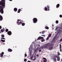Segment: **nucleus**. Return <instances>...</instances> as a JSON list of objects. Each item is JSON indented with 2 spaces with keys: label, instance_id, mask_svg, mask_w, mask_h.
Listing matches in <instances>:
<instances>
[{
  "label": "nucleus",
  "instance_id": "obj_1",
  "mask_svg": "<svg viewBox=\"0 0 62 62\" xmlns=\"http://www.w3.org/2000/svg\"><path fill=\"white\" fill-rule=\"evenodd\" d=\"M6 1L5 0H1V1H0V12L3 14L4 13V8H5L6 5L5 3Z\"/></svg>",
  "mask_w": 62,
  "mask_h": 62
},
{
  "label": "nucleus",
  "instance_id": "obj_2",
  "mask_svg": "<svg viewBox=\"0 0 62 62\" xmlns=\"http://www.w3.org/2000/svg\"><path fill=\"white\" fill-rule=\"evenodd\" d=\"M52 45H53L51 44L47 43L44 46H41L40 47V49H43L44 48V49H47V48H49V50H52L53 49V47H52Z\"/></svg>",
  "mask_w": 62,
  "mask_h": 62
},
{
  "label": "nucleus",
  "instance_id": "obj_3",
  "mask_svg": "<svg viewBox=\"0 0 62 62\" xmlns=\"http://www.w3.org/2000/svg\"><path fill=\"white\" fill-rule=\"evenodd\" d=\"M21 20L19 19H18L17 20V21L16 22V23L18 25H20L22 23V22Z\"/></svg>",
  "mask_w": 62,
  "mask_h": 62
},
{
  "label": "nucleus",
  "instance_id": "obj_4",
  "mask_svg": "<svg viewBox=\"0 0 62 62\" xmlns=\"http://www.w3.org/2000/svg\"><path fill=\"white\" fill-rule=\"evenodd\" d=\"M33 23H36L37 22H38V19L36 18H34L33 19Z\"/></svg>",
  "mask_w": 62,
  "mask_h": 62
},
{
  "label": "nucleus",
  "instance_id": "obj_5",
  "mask_svg": "<svg viewBox=\"0 0 62 62\" xmlns=\"http://www.w3.org/2000/svg\"><path fill=\"white\" fill-rule=\"evenodd\" d=\"M47 7L48 8H48L47 7H46L45 8V11H49L50 10V9H49V8H50V6L49 5L47 6Z\"/></svg>",
  "mask_w": 62,
  "mask_h": 62
},
{
  "label": "nucleus",
  "instance_id": "obj_6",
  "mask_svg": "<svg viewBox=\"0 0 62 62\" xmlns=\"http://www.w3.org/2000/svg\"><path fill=\"white\" fill-rule=\"evenodd\" d=\"M7 34L8 35H11L12 34V33L10 31H9L7 32Z\"/></svg>",
  "mask_w": 62,
  "mask_h": 62
},
{
  "label": "nucleus",
  "instance_id": "obj_7",
  "mask_svg": "<svg viewBox=\"0 0 62 62\" xmlns=\"http://www.w3.org/2000/svg\"><path fill=\"white\" fill-rule=\"evenodd\" d=\"M56 56H54L53 58V59L54 62H55V61L56 60Z\"/></svg>",
  "mask_w": 62,
  "mask_h": 62
},
{
  "label": "nucleus",
  "instance_id": "obj_8",
  "mask_svg": "<svg viewBox=\"0 0 62 62\" xmlns=\"http://www.w3.org/2000/svg\"><path fill=\"white\" fill-rule=\"evenodd\" d=\"M4 54V53L3 52H2L1 54L0 53V55H1L0 56V57H3V56Z\"/></svg>",
  "mask_w": 62,
  "mask_h": 62
},
{
  "label": "nucleus",
  "instance_id": "obj_9",
  "mask_svg": "<svg viewBox=\"0 0 62 62\" xmlns=\"http://www.w3.org/2000/svg\"><path fill=\"white\" fill-rule=\"evenodd\" d=\"M44 60L43 61V62H47V60L46 59V58H45L44 57L43 58Z\"/></svg>",
  "mask_w": 62,
  "mask_h": 62
},
{
  "label": "nucleus",
  "instance_id": "obj_10",
  "mask_svg": "<svg viewBox=\"0 0 62 62\" xmlns=\"http://www.w3.org/2000/svg\"><path fill=\"white\" fill-rule=\"evenodd\" d=\"M3 20V17L2 16H1L0 15V21H2Z\"/></svg>",
  "mask_w": 62,
  "mask_h": 62
},
{
  "label": "nucleus",
  "instance_id": "obj_11",
  "mask_svg": "<svg viewBox=\"0 0 62 62\" xmlns=\"http://www.w3.org/2000/svg\"><path fill=\"white\" fill-rule=\"evenodd\" d=\"M8 51L9 52H11L12 51V50L11 49L8 48Z\"/></svg>",
  "mask_w": 62,
  "mask_h": 62
},
{
  "label": "nucleus",
  "instance_id": "obj_12",
  "mask_svg": "<svg viewBox=\"0 0 62 62\" xmlns=\"http://www.w3.org/2000/svg\"><path fill=\"white\" fill-rule=\"evenodd\" d=\"M56 57L57 59V61H60V58L57 56H56Z\"/></svg>",
  "mask_w": 62,
  "mask_h": 62
},
{
  "label": "nucleus",
  "instance_id": "obj_13",
  "mask_svg": "<svg viewBox=\"0 0 62 62\" xmlns=\"http://www.w3.org/2000/svg\"><path fill=\"white\" fill-rule=\"evenodd\" d=\"M59 6H60V4H57L56 5V8H58L59 7Z\"/></svg>",
  "mask_w": 62,
  "mask_h": 62
},
{
  "label": "nucleus",
  "instance_id": "obj_14",
  "mask_svg": "<svg viewBox=\"0 0 62 62\" xmlns=\"http://www.w3.org/2000/svg\"><path fill=\"white\" fill-rule=\"evenodd\" d=\"M5 29L4 28H3V29H1L0 30V31L1 32H3L4 31H5Z\"/></svg>",
  "mask_w": 62,
  "mask_h": 62
},
{
  "label": "nucleus",
  "instance_id": "obj_15",
  "mask_svg": "<svg viewBox=\"0 0 62 62\" xmlns=\"http://www.w3.org/2000/svg\"><path fill=\"white\" fill-rule=\"evenodd\" d=\"M14 10L15 12H16L17 11V8H14Z\"/></svg>",
  "mask_w": 62,
  "mask_h": 62
},
{
  "label": "nucleus",
  "instance_id": "obj_16",
  "mask_svg": "<svg viewBox=\"0 0 62 62\" xmlns=\"http://www.w3.org/2000/svg\"><path fill=\"white\" fill-rule=\"evenodd\" d=\"M21 9H18L17 11V13H20V12H21Z\"/></svg>",
  "mask_w": 62,
  "mask_h": 62
},
{
  "label": "nucleus",
  "instance_id": "obj_17",
  "mask_svg": "<svg viewBox=\"0 0 62 62\" xmlns=\"http://www.w3.org/2000/svg\"><path fill=\"white\" fill-rule=\"evenodd\" d=\"M38 48H39V47H38L37 48V49L36 50H35V53H36V51H37V50H39V49H40V48H39V49H38Z\"/></svg>",
  "mask_w": 62,
  "mask_h": 62
},
{
  "label": "nucleus",
  "instance_id": "obj_18",
  "mask_svg": "<svg viewBox=\"0 0 62 62\" xmlns=\"http://www.w3.org/2000/svg\"><path fill=\"white\" fill-rule=\"evenodd\" d=\"M41 39V36H39V37L37 39V40H39Z\"/></svg>",
  "mask_w": 62,
  "mask_h": 62
},
{
  "label": "nucleus",
  "instance_id": "obj_19",
  "mask_svg": "<svg viewBox=\"0 0 62 62\" xmlns=\"http://www.w3.org/2000/svg\"><path fill=\"white\" fill-rule=\"evenodd\" d=\"M1 41L3 42H5V40L1 39Z\"/></svg>",
  "mask_w": 62,
  "mask_h": 62
},
{
  "label": "nucleus",
  "instance_id": "obj_20",
  "mask_svg": "<svg viewBox=\"0 0 62 62\" xmlns=\"http://www.w3.org/2000/svg\"><path fill=\"white\" fill-rule=\"evenodd\" d=\"M45 29H49V27H48L47 26H46L45 27Z\"/></svg>",
  "mask_w": 62,
  "mask_h": 62
},
{
  "label": "nucleus",
  "instance_id": "obj_21",
  "mask_svg": "<svg viewBox=\"0 0 62 62\" xmlns=\"http://www.w3.org/2000/svg\"><path fill=\"white\" fill-rule=\"evenodd\" d=\"M22 26H24L25 25V23H22Z\"/></svg>",
  "mask_w": 62,
  "mask_h": 62
},
{
  "label": "nucleus",
  "instance_id": "obj_22",
  "mask_svg": "<svg viewBox=\"0 0 62 62\" xmlns=\"http://www.w3.org/2000/svg\"><path fill=\"white\" fill-rule=\"evenodd\" d=\"M8 29H6L5 30V32H8Z\"/></svg>",
  "mask_w": 62,
  "mask_h": 62
},
{
  "label": "nucleus",
  "instance_id": "obj_23",
  "mask_svg": "<svg viewBox=\"0 0 62 62\" xmlns=\"http://www.w3.org/2000/svg\"><path fill=\"white\" fill-rule=\"evenodd\" d=\"M51 36H52V34H50L48 35V37L49 38V37H51Z\"/></svg>",
  "mask_w": 62,
  "mask_h": 62
},
{
  "label": "nucleus",
  "instance_id": "obj_24",
  "mask_svg": "<svg viewBox=\"0 0 62 62\" xmlns=\"http://www.w3.org/2000/svg\"><path fill=\"white\" fill-rule=\"evenodd\" d=\"M1 37L4 38V37H5V35H4L2 34L1 35Z\"/></svg>",
  "mask_w": 62,
  "mask_h": 62
},
{
  "label": "nucleus",
  "instance_id": "obj_25",
  "mask_svg": "<svg viewBox=\"0 0 62 62\" xmlns=\"http://www.w3.org/2000/svg\"><path fill=\"white\" fill-rule=\"evenodd\" d=\"M45 41V40L44 39H43L41 40V41L42 42H43V41Z\"/></svg>",
  "mask_w": 62,
  "mask_h": 62
},
{
  "label": "nucleus",
  "instance_id": "obj_26",
  "mask_svg": "<svg viewBox=\"0 0 62 62\" xmlns=\"http://www.w3.org/2000/svg\"><path fill=\"white\" fill-rule=\"evenodd\" d=\"M56 23H57H57H58V20H56Z\"/></svg>",
  "mask_w": 62,
  "mask_h": 62
},
{
  "label": "nucleus",
  "instance_id": "obj_27",
  "mask_svg": "<svg viewBox=\"0 0 62 62\" xmlns=\"http://www.w3.org/2000/svg\"><path fill=\"white\" fill-rule=\"evenodd\" d=\"M27 61V60L26 59H24V62H26Z\"/></svg>",
  "mask_w": 62,
  "mask_h": 62
},
{
  "label": "nucleus",
  "instance_id": "obj_28",
  "mask_svg": "<svg viewBox=\"0 0 62 62\" xmlns=\"http://www.w3.org/2000/svg\"><path fill=\"white\" fill-rule=\"evenodd\" d=\"M45 31H43L42 32V34H44V33H45Z\"/></svg>",
  "mask_w": 62,
  "mask_h": 62
},
{
  "label": "nucleus",
  "instance_id": "obj_29",
  "mask_svg": "<svg viewBox=\"0 0 62 62\" xmlns=\"http://www.w3.org/2000/svg\"><path fill=\"white\" fill-rule=\"evenodd\" d=\"M1 39H5V38H3V37H1Z\"/></svg>",
  "mask_w": 62,
  "mask_h": 62
},
{
  "label": "nucleus",
  "instance_id": "obj_30",
  "mask_svg": "<svg viewBox=\"0 0 62 62\" xmlns=\"http://www.w3.org/2000/svg\"><path fill=\"white\" fill-rule=\"evenodd\" d=\"M31 51H30L29 53L30 55H31Z\"/></svg>",
  "mask_w": 62,
  "mask_h": 62
},
{
  "label": "nucleus",
  "instance_id": "obj_31",
  "mask_svg": "<svg viewBox=\"0 0 62 62\" xmlns=\"http://www.w3.org/2000/svg\"><path fill=\"white\" fill-rule=\"evenodd\" d=\"M57 53H58V55H60V53H59V52H57Z\"/></svg>",
  "mask_w": 62,
  "mask_h": 62
},
{
  "label": "nucleus",
  "instance_id": "obj_32",
  "mask_svg": "<svg viewBox=\"0 0 62 62\" xmlns=\"http://www.w3.org/2000/svg\"><path fill=\"white\" fill-rule=\"evenodd\" d=\"M24 56L25 57H26V56H27V54H25Z\"/></svg>",
  "mask_w": 62,
  "mask_h": 62
},
{
  "label": "nucleus",
  "instance_id": "obj_33",
  "mask_svg": "<svg viewBox=\"0 0 62 62\" xmlns=\"http://www.w3.org/2000/svg\"><path fill=\"white\" fill-rule=\"evenodd\" d=\"M60 18H62V15H60Z\"/></svg>",
  "mask_w": 62,
  "mask_h": 62
},
{
  "label": "nucleus",
  "instance_id": "obj_34",
  "mask_svg": "<svg viewBox=\"0 0 62 62\" xmlns=\"http://www.w3.org/2000/svg\"><path fill=\"white\" fill-rule=\"evenodd\" d=\"M49 37H48L46 38V40H48V39H49Z\"/></svg>",
  "mask_w": 62,
  "mask_h": 62
},
{
  "label": "nucleus",
  "instance_id": "obj_35",
  "mask_svg": "<svg viewBox=\"0 0 62 62\" xmlns=\"http://www.w3.org/2000/svg\"><path fill=\"white\" fill-rule=\"evenodd\" d=\"M44 39V38L41 37V39Z\"/></svg>",
  "mask_w": 62,
  "mask_h": 62
},
{
  "label": "nucleus",
  "instance_id": "obj_36",
  "mask_svg": "<svg viewBox=\"0 0 62 62\" xmlns=\"http://www.w3.org/2000/svg\"><path fill=\"white\" fill-rule=\"evenodd\" d=\"M36 60V57H35L34 59L33 60Z\"/></svg>",
  "mask_w": 62,
  "mask_h": 62
},
{
  "label": "nucleus",
  "instance_id": "obj_37",
  "mask_svg": "<svg viewBox=\"0 0 62 62\" xmlns=\"http://www.w3.org/2000/svg\"><path fill=\"white\" fill-rule=\"evenodd\" d=\"M41 36H44V37H45V35H41Z\"/></svg>",
  "mask_w": 62,
  "mask_h": 62
},
{
  "label": "nucleus",
  "instance_id": "obj_38",
  "mask_svg": "<svg viewBox=\"0 0 62 62\" xmlns=\"http://www.w3.org/2000/svg\"><path fill=\"white\" fill-rule=\"evenodd\" d=\"M2 28V26H0V29H1Z\"/></svg>",
  "mask_w": 62,
  "mask_h": 62
},
{
  "label": "nucleus",
  "instance_id": "obj_39",
  "mask_svg": "<svg viewBox=\"0 0 62 62\" xmlns=\"http://www.w3.org/2000/svg\"><path fill=\"white\" fill-rule=\"evenodd\" d=\"M41 51V50H39V52H40Z\"/></svg>",
  "mask_w": 62,
  "mask_h": 62
},
{
  "label": "nucleus",
  "instance_id": "obj_40",
  "mask_svg": "<svg viewBox=\"0 0 62 62\" xmlns=\"http://www.w3.org/2000/svg\"><path fill=\"white\" fill-rule=\"evenodd\" d=\"M38 57L39 56V55L38 54H37L36 55Z\"/></svg>",
  "mask_w": 62,
  "mask_h": 62
},
{
  "label": "nucleus",
  "instance_id": "obj_41",
  "mask_svg": "<svg viewBox=\"0 0 62 62\" xmlns=\"http://www.w3.org/2000/svg\"><path fill=\"white\" fill-rule=\"evenodd\" d=\"M60 29H62V26L61 27H60Z\"/></svg>",
  "mask_w": 62,
  "mask_h": 62
},
{
  "label": "nucleus",
  "instance_id": "obj_42",
  "mask_svg": "<svg viewBox=\"0 0 62 62\" xmlns=\"http://www.w3.org/2000/svg\"><path fill=\"white\" fill-rule=\"evenodd\" d=\"M60 47H61V45L60 44Z\"/></svg>",
  "mask_w": 62,
  "mask_h": 62
},
{
  "label": "nucleus",
  "instance_id": "obj_43",
  "mask_svg": "<svg viewBox=\"0 0 62 62\" xmlns=\"http://www.w3.org/2000/svg\"><path fill=\"white\" fill-rule=\"evenodd\" d=\"M60 50L61 52H62V50L61 49H60Z\"/></svg>",
  "mask_w": 62,
  "mask_h": 62
},
{
  "label": "nucleus",
  "instance_id": "obj_44",
  "mask_svg": "<svg viewBox=\"0 0 62 62\" xmlns=\"http://www.w3.org/2000/svg\"><path fill=\"white\" fill-rule=\"evenodd\" d=\"M31 59L32 60V59H33V58L32 57H31Z\"/></svg>",
  "mask_w": 62,
  "mask_h": 62
},
{
  "label": "nucleus",
  "instance_id": "obj_45",
  "mask_svg": "<svg viewBox=\"0 0 62 62\" xmlns=\"http://www.w3.org/2000/svg\"><path fill=\"white\" fill-rule=\"evenodd\" d=\"M28 62H31V61H28Z\"/></svg>",
  "mask_w": 62,
  "mask_h": 62
},
{
  "label": "nucleus",
  "instance_id": "obj_46",
  "mask_svg": "<svg viewBox=\"0 0 62 62\" xmlns=\"http://www.w3.org/2000/svg\"><path fill=\"white\" fill-rule=\"evenodd\" d=\"M9 1H12V0H9Z\"/></svg>",
  "mask_w": 62,
  "mask_h": 62
},
{
  "label": "nucleus",
  "instance_id": "obj_47",
  "mask_svg": "<svg viewBox=\"0 0 62 62\" xmlns=\"http://www.w3.org/2000/svg\"><path fill=\"white\" fill-rule=\"evenodd\" d=\"M60 47V49H61V47Z\"/></svg>",
  "mask_w": 62,
  "mask_h": 62
},
{
  "label": "nucleus",
  "instance_id": "obj_48",
  "mask_svg": "<svg viewBox=\"0 0 62 62\" xmlns=\"http://www.w3.org/2000/svg\"><path fill=\"white\" fill-rule=\"evenodd\" d=\"M52 26L53 27H54V25H53V24L52 25Z\"/></svg>",
  "mask_w": 62,
  "mask_h": 62
},
{
  "label": "nucleus",
  "instance_id": "obj_49",
  "mask_svg": "<svg viewBox=\"0 0 62 62\" xmlns=\"http://www.w3.org/2000/svg\"><path fill=\"white\" fill-rule=\"evenodd\" d=\"M39 33H40V34H41V32H39Z\"/></svg>",
  "mask_w": 62,
  "mask_h": 62
},
{
  "label": "nucleus",
  "instance_id": "obj_50",
  "mask_svg": "<svg viewBox=\"0 0 62 62\" xmlns=\"http://www.w3.org/2000/svg\"><path fill=\"white\" fill-rule=\"evenodd\" d=\"M56 29H57V28H56Z\"/></svg>",
  "mask_w": 62,
  "mask_h": 62
},
{
  "label": "nucleus",
  "instance_id": "obj_51",
  "mask_svg": "<svg viewBox=\"0 0 62 62\" xmlns=\"http://www.w3.org/2000/svg\"><path fill=\"white\" fill-rule=\"evenodd\" d=\"M38 46V45H37L36 46V47H37V46Z\"/></svg>",
  "mask_w": 62,
  "mask_h": 62
},
{
  "label": "nucleus",
  "instance_id": "obj_52",
  "mask_svg": "<svg viewBox=\"0 0 62 62\" xmlns=\"http://www.w3.org/2000/svg\"><path fill=\"white\" fill-rule=\"evenodd\" d=\"M61 60L62 61V59Z\"/></svg>",
  "mask_w": 62,
  "mask_h": 62
},
{
  "label": "nucleus",
  "instance_id": "obj_53",
  "mask_svg": "<svg viewBox=\"0 0 62 62\" xmlns=\"http://www.w3.org/2000/svg\"><path fill=\"white\" fill-rule=\"evenodd\" d=\"M34 44L35 45V44Z\"/></svg>",
  "mask_w": 62,
  "mask_h": 62
}]
</instances>
